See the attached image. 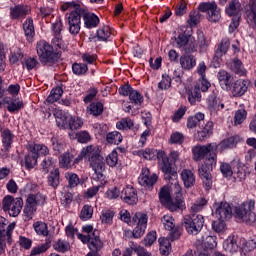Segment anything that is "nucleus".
Masks as SVG:
<instances>
[{
  "instance_id": "nucleus-4",
  "label": "nucleus",
  "mask_w": 256,
  "mask_h": 256,
  "mask_svg": "<svg viewBox=\"0 0 256 256\" xmlns=\"http://www.w3.org/2000/svg\"><path fill=\"white\" fill-rule=\"evenodd\" d=\"M36 51L42 65H53L61 59V52H55L53 46L46 41H39L36 45Z\"/></svg>"
},
{
  "instance_id": "nucleus-7",
  "label": "nucleus",
  "mask_w": 256,
  "mask_h": 256,
  "mask_svg": "<svg viewBox=\"0 0 256 256\" xmlns=\"http://www.w3.org/2000/svg\"><path fill=\"white\" fill-rule=\"evenodd\" d=\"M241 9V2H239V0H232L226 6V15L232 17V21L229 25V33H233V31L239 27V21H241Z\"/></svg>"
},
{
  "instance_id": "nucleus-50",
  "label": "nucleus",
  "mask_w": 256,
  "mask_h": 256,
  "mask_svg": "<svg viewBox=\"0 0 256 256\" xmlns=\"http://www.w3.org/2000/svg\"><path fill=\"white\" fill-rule=\"evenodd\" d=\"M207 105L211 111H217L219 109V105H221V100L215 95V93L211 94L207 98Z\"/></svg>"
},
{
  "instance_id": "nucleus-23",
  "label": "nucleus",
  "mask_w": 256,
  "mask_h": 256,
  "mask_svg": "<svg viewBox=\"0 0 256 256\" xmlns=\"http://www.w3.org/2000/svg\"><path fill=\"white\" fill-rule=\"evenodd\" d=\"M213 135V122L208 121L205 125H200L197 133L195 134V139L197 141H205Z\"/></svg>"
},
{
  "instance_id": "nucleus-11",
  "label": "nucleus",
  "mask_w": 256,
  "mask_h": 256,
  "mask_svg": "<svg viewBox=\"0 0 256 256\" xmlns=\"http://www.w3.org/2000/svg\"><path fill=\"white\" fill-rule=\"evenodd\" d=\"M57 127L60 129H70V131H77L83 127V120L73 118L67 115H60L56 117Z\"/></svg>"
},
{
  "instance_id": "nucleus-14",
  "label": "nucleus",
  "mask_w": 256,
  "mask_h": 256,
  "mask_svg": "<svg viewBox=\"0 0 256 256\" xmlns=\"http://www.w3.org/2000/svg\"><path fill=\"white\" fill-rule=\"evenodd\" d=\"M79 11L80 8L71 10L68 16H66L69 25V33H71V35H79L81 31V12Z\"/></svg>"
},
{
  "instance_id": "nucleus-40",
  "label": "nucleus",
  "mask_w": 256,
  "mask_h": 256,
  "mask_svg": "<svg viewBox=\"0 0 256 256\" xmlns=\"http://www.w3.org/2000/svg\"><path fill=\"white\" fill-rule=\"evenodd\" d=\"M230 69L231 71H233V73L239 75L240 77H243V75H245V68L243 67V62H241L239 58H235L234 60H232Z\"/></svg>"
},
{
  "instance_id": "nucleus-21",
  "label": "nucleus",
  "mask_w": 256,
  "mask_h": 256,
  "mask_svg": "<svg viewBox=\"0 0 256 256\" xmlns=\"http://www.w3.org/2000/svg\"><path fill=\"white\" fill-rule=\"evenodd\" d=\"M81 17L84 19V25L87 29H93L99 25V17L85 8L78 10Z\"/></svg>"
},
{
  "instance_id": "nucleus-36",
  "label": "nucleus",
  "mask_w": 256,
  "mask_h": 256,
  "mask_svg": "<svg viewBox=\"0 0 256 256\" xmlns=\"http://www.w3.org/2000/svg\"><path fill=\"white\" fill-rule=\"evenodd\" d=\"M59 169L56 168L53 171L50 172V174L47 177V183L49 185V187H52L53 189H57V187H59Z\"/></svg>"
},
{
  "instance_id": "nucleus-42",
  "label": "nucleus",
  "mask_w": 256,
  "mask_h": 256,
  "mask_svg": "<svg viewBox=\"0 0 256 256\" xmlns=\"http://www.w3.org/2000/svg\"><path fill=\"white\" fill-rule=\"evenodd\" d=\"M196 34L197 43L201 51H207V47H209V43H211V41L207 37H205V34L201 30H197Z\"/></svg>"
},
{
  "instance_id": "nucleus-46",
  "label": "nucleus",
  "mask_w": 256,
  "mask_h": 256,
  "mask_svg": "<svg viewBox=\"0 0 256 256\" xmlns=\"http://www.w3.org/2000/svg\"><path fill=\"white\" fill-rule=\"evenodd\" d=\"M37 159V154L30 151V153L24 157V165L26 169H33L35 165H37Z\"/></svg>"
},
{
  "instance_id": "nucleus-55",
  "label": "nucleus",
  "mask_w": 256,
  "mask_h": 256,
  "mask_svg": "<svg viewBox=\"0 0 256 256\" xmlns=\"http://www.w3.org/2000/svg\"><path fill=\"white\" fill-rule=\"evenodd\" d=\"M91 217H93V207L89 204H86L83 206L80 212V219L82 221H88V219H91Z\"/></svg>"
},
{
  "instance_id": "nucleus-28",
  "label": "nucleus",
  "mask_w": 256,
  "mask_h": 256,
  "mask_svg": "<svg viewBox=\"0 0 256 256\" xmlns=\"http://www.w3.org/2000/svg\"><path fill=\"white\" fill-rule=\"evenodd\" d=\"M180 65L185 71H191L197 65V59L191 53H186L179 58Z\"/></svg>"
},
{
  "instance_id": "nucleus-52",
  "label": "nucleus",
  "mask_w": 256,
  "mask_h": 256,
  "mask_svg": "<svg viewBox=\"0 0 256 256\" xmlns=\"http://www.w3.org/2000/svg\"><path fill=\"white\" fill-rule=\"evenodd\" d=\"M239 142V136H232L227 139H224L220 145L222 149H233L235 145Z\"/></svg>"
},
{
  "instance_id": "nucleus-2",
  "label": "nucleus",
  "mask_w": 256,
  "mask_h": 256,
  "mask_svg": "<svg viewBox=\"0 0 256 256\" xmlns=\"http://www.w3.org/2000/svg\"><path fill=\"white\" fill-rule=\"evenodd\" d=\"M88 159L90 162V167L94 171V179L98 181H104L105 175H103V171H105V158L101 156V150L97 146H87L83 148L79 157L74 160V163H79L81 159Z\"/></svg>"
},
{
  "instance_id": "nucleus-37",
  "label": "nucleus",
  "mask_w": 256,
  "mask_h": 256,
  "mask_svg": "<svg viewBox=\"0 0 256 256\" xmlns=\"http://www.w3.org/2000/svg\"><path fill=\"white\" fill-rule=\"evenodd\" d=\"M111 35V27L109 26H102L96 32L98 41H109V39H111Z\"/></svg>"
},
{
  "instance_id": "nucleus-41",
  "label": "nucleus",
  "mask_w": 256,
  "mask_h": 256,
  "mask_svg": "<svg viewBox=\"0 0 256 256\" xmlns=\"http://www.w3.org/2000/svg\"><path fill=\"white\" fill-rule=\"evenodd\" d=\"M53 31H54V39H53V43L57 42V47H59V49H61V44L59 43V41H61V31H63V22H61V20L56 21L53 24Z\"/></svg>"
},
{
  "instance_id": "nucleus-47",
  "label": "nucleus",
  "mask_w": 256,
  "mask_h": 256,
  "mask_svg": "<svg viewBox=\"0 0 256 256\" xmlns=\"http://www.w3.org/2000/svg\"><path fill=\"white\" fill-rule=\"evenodd\" d=\"M138 155H142L144 159H147L148 161H153V159H159V151L146 148L145 151H139Z\"/></svg>"
},
{
  "instance_id": "nucleus-38",
  "label": "nucleus",
  "mask_w": 256,
  "mask_h": 256,
  "mask_svg": "<svg viewBox=\"0 0 256 256\" xmlns=\"http://www.w3.org/2000/svg\"><path fill=\"white\" fill-rule=\"evenodd\" d=\"M29 150L34 155H37L39 159V155H49V148L43 144H30Z\"/></svg>"
},
{
  "instance_id": "nucleus-59",
  "label": "nucleus",
  "mask_w": 256,
  "mask_h": 256,
  "mask_svg": "<svg viewBox=\"0 0 256 256\" xmlns=\"http://www.w3.org/2000/svg\"><path fill=\"white\" fill-rule=\"evenodd\" d=\"M49 247H51V240H48L44 244L34 247L31 250V256L41 255V253H45V251H47V249H49Z\"/></svg>"
},
{
  "instance_id": "nucleus-31",
  "label": "nucleus",
  "mask_w": 256,
  "mask_h": 256,
  "mask_svg": "<svg viewBox=\"0 0 256 256\" xmlns=\"http://www.w3.org/2000/svg\"><path fill=\"white\" fill-rule=\"evenodd\" d=\"M187 95L190 105L201 103V88L199 86L196 85L194 88L189 89Z\"/></svg>"
},
{
  "instance_id": "nucleus-25",
  "label": "nucleus",
  "mask_w": 256,
  "mask_h": 256,
  "mask_svg": "<svg viewBox=\"0 0 256 256\" xmlns=\"http://www.w3.org/2000/svg\"><path fill=\"white\" fill-rule=\"evenodd\" d=\"M31 9L29 6L16 5L10 8V17L13 20L25 19L29 15Z\"/></svg>"
},
{
  "instance_id": "nucleus-13",
  "label": "nucleus",
  "mask_w": 256,
  "mask_h": 256,
  "mask_svg": "<svg viewBox=\"0 0 256 256\" xmlns=\"http://www.w3.org/2000/svg\"><path fill=\"white\" fill-rule=\"evenodd\" d=\"M78 239H80L82 243H88V247L91 251H101V249H103V241L99 238V230H94L92 234L88 235L79 234Z\"/></svg>"
},
{
  "instance_id": "nucleus-29",
  "label": "nucleus",
  "mask_w": 256,
  "mask_h": 256,
  "mask_svg": "<svg viewBox=\"0 0 256 256\" xmlns=\"http://www.w3.org/2000/svg\"><path fill=\"white\" fill-rule=\"evenodd\" d=\"M4 103L7 105L9 113H19L23 109V101L18 98H5Z\"/></svg>"
},
{
  "instance_id": "nucleus-34",
  "label": "nucleus",
  "mask_w": 256,
  "mask_h": 256,
  "mask_svg": "<svg viewBox=\"0 0 256 256\" xmlns=\"http://www.w3.org/2000/svg\"><path fill=\"white\" fill-rule=\"evenodd\" d=\"M223 249L228 253H237L239 251V244H237V237L231 236L223 243Z\"/></svg>"
},
{
  "instance_id": "nucleus-9",
  "label": "nucleus",
  "mask_w": 256,
  "mask_h": 256,
  "mask_svg": "<svg viewBox=\"0 0 256 256\" xmlns=\"http://www.w3.org/2000/svg\"><path fill=\"white\" fill-rule=\"evenodd\" d=\"M13 229H15V222L7 225V220L0 216V255L5 253L7 241L9 244H11V235H13Z\"/></svg>"
},
{
  "instance_id": "nucleus-54",
  "label": "nucleus",
  "mask_w": 256,
  "mask_h": 256,
  "mask_svg": "<svg viewBox=\"0 0 256 256\" xmlns=\"http://www.w3.org/2000/svg\"><path fill=\"white\" fill-rule=\"evenodd\" d=\"M65 179L68 181V187L71 189L79 185V176L73 172H67L65 174Z\"/></svg>"
},
{
  "instance_id": "nucleus-17",
  "label": "nucleus",
  "mask_w": 256,
  "mask_h": 256,
  "mask_svg": "<svg viewBox=\"0 0 256 256\" xmlns=\"http://www.w3.org/2000/svg\"><path fill=\"white\" fill-rule=\"evenodd\" d=\"M158 165L165 175V179H171V173L173 171V164L169 161V157L163 151L158 153Z\"/></svg>"
},
{
  "instance_id": "nucleus-26",
  "label": "nucleus",
  "mask_w": 256,
  "mask_h": 256,
  "mask_svg": "<svg viewBox=\"0 0 256 256\" xmlns=\"http://www.w3.org/2000/svg\"><path fill=\"white\" fill-rule=\"evenodd\" d=\"M37 205H39V195H28L26 205L24 207V213L27 217H31V215L37 211Z\"/></svg>"
},
{
  "instance_id": "nucleus-61",
  "label": "nucleus",
  "mask_w": 256,
  "mask_h": 256,
  "mask_svg": "<svg viewBox=\"0 0 256 256\" xmlns=\"http://www.w3.org/2000/svg\"><path fill=\"white\" fill-rule=\"evenodd\" d=\"M130 102L134 103V105H141L143 103V95L141 92L132 88V91L129 94Z\"/></svg>"
},
{
  "instance_id": "nucleus-56",
  "label": "nucleus",
  "mask_w": 256,
  "mask_h": 256,
  "mask_svg": "<svg viewBox=\"0 0 256 256\" xmlns=\"http://www.w3.org/2000/svg\"><path fill=\"white\" fill-rule=\"evenodd\" d=\"M158 242L161 255H169V249H171V242H169V239L165 237L159 238Z\"/></svg>"
},
{
  "instance_id": "nucleus-62",
  "label": "nucleus",
  "mask_w": 256,
  "mask_h": 256,
  "mask_svg": "<svg viewBox=\"0 0 256 256\" xmlns=\"http://www.w3.org/2000/svg\"><path fill=\"white\" fill-rule=\"evenodd\" d=\"M72 71L74 75H85L87 71H89V68L87 67V64L74 63L72 65Z\"/></svg>"
},
{
  "instance_id": "nucleus-16",
  "label": "nucleus",
  "mask_w": 256,
  "mask_h": 256,
  "mask_svg": "<svg viewBox=\"0 0 256 256\" xmlns=\"http://www.w3.org/2000/svg\"><path fill=\"white\" fill-rule=\"evenodd\" d=\"M248 85L249 81L239 79L234 81L227 91L230 92L231 97H243L247 93V89H249Z\"/></svg>"
},
{
  "instance_id": "nucleus-35",
  "label": "nucleus",
  "mask_w": 256,
  "mask_h": 256,
  "mask_svg": "<svg viewBox=\"0 0 256 256\" xmlns=\"http://www.w3.org/2000/svg\"><path fill=\"white\" fill-rule=\"evenodd\" d=\"M23 30L25 37L28 41H31L35 37V26L33 25V18H27L23 23Z\"/></svg>"
},
{
  "instance_id": "nucleus-57",
  "label": "nucleus",
  "mask_w": 256,
  "mask_h": 256,
  "mask_svg": "<svg viewBox=\"0 0 256 256\" xmlns=\"http://www.w3.org/2000/svg\"><path fill=\"white\" fill-rule=\"evenodd\" d=\"M199 21H201V13H199V11H191L189 14V19L187 21L188 25L190 26V29L192 27H195Z\"/></svg>"
},
{
  "instance_id": "nucleus-58",
  "label": "nucleus",
  "mask_w": 256,
  "mask_h": 256,
  "mask_svg": "<svg viewBox=\"0 0 256 256\" xmlns=\"http://www.w3.org/2000/svg\"><path fill=\"white\" fill-rule=\"evenodd\" d=\"M165 229L167 231H173L175 229V219L171 215H164L161 219Z\"/></svg>"
},
{
  "instance_id": "nucleus-3",
  "label": "nucleus",
  "mask_w": 256,
  "mask_h": 256,
  "mask_svg": "<svg viewBox=\"0 0 256 256\" xmlns=\"http://www.w3.org/2000/svg\"><path fill=\"white\" fill-rule=\"evenodd\" d=\"M172 45L184 53H197V44L193 37V29L183 26L178 34L172 38Z\"/></svg>"
},
{
  "instance_id": "nucleus-45",
  "label": "nucleus",
  "mask_w": 256,
  "mask_h": 256,
  "mask_svg": "<svg viewBox=\"0 0 256 256\" xmlns=\"http://www.w3.org/2000/svg\"><path fill=\"white\" fill-rule=\"evenodd\" d=\"M117 129L120 131H125L126 129H135V123L130 118H123L119 122L116 123Z\"/></svg>"
},
{
  "instance_id": "nucleus-63",
  "label": "nucleus",
  "mask_w": 256,
  "mask_h": 256,
  "mask_svg": "<svg viewBox=\"0 0 256 256\" xmlns=\"http://www.w3.org/2000/svg\"><path fill=\"white\" fill-rule=\"evenodd\" d=\"M245 119H247V110H237L234 115V125H241Z\"/></svg>"
},
{
  "instance_id": "nucleus-43",
  "label": "nucleus",
  "mask_w": 256,
  "mask_h": 256,
  "mask_svg": "<svg viewBox=\"0 0 256 256\" xmlns=\"http://www.w3.org/2000/svg\"><path fill=\"white\" fill-rule=\"evenodd\" d=\"M63 95V88L61 87H56L53 88L50 95L47 97L46 101L47 103H57V101H59V99H61Z\"/></svg>"
},
{
  "instance_id": "nucleus-27",
  "label": "nucleus",
  "mask_w": 256,
  "mask_h": 256,
  "mask_svg": "<svg viewBox=\"0 0 256 256\" xmlns=\"http://www.w3.org/2000/svg\"><path fill=\"white\" fill-rule=\"evenodd\" d=\"M13 139H15V135L11 133V130L6 128L1 131L2 151L7 152L11 149Z\"/></svg>"
},
{
  "instance_id": "nucleus-51",
  "label": "nucleus",
  "mask_w": 256,
  "mask_h": 256,
  "mask_svg": "<svg viewBox=\"0 0 256 256\" xmlns=\"http://www.w3.org/2000/svg\"><path fill=\"white\" fill-rule=\"evenodd\" d=\"M69 247V242L61 239L57 240L53 244V248L55 251H58V253H67V251H69Z\"/></svg>"
},
{
  "instance_id": "nucleus-44",
  "label": "nucleus",
  "mask_w": 256,
  "mask_h": 256,
  "mask_svg": "<svg viewBox=\"0 0 256 256\" xmlns=\"http://www.w3.org/2000/svg\"><path fill=\"white\" fill-rule=\"evenodd\" d=\"M88 113L90 115H93L94 117H99L101 113H103V103L101 102H93L90 104V106L87 107Z\"/></svg>"
},
{
  "instance_id": "nucleus-18",
  "label": "nucleus",
  "mask_w": 256,
  "mask_h": 256,
  "mask_svg": "<svg viewBox=\"0 0 256 256\" xmlns=\"http://www.w3.org/2000/svg\"><path fill=\"white\" fill-rule=\"evenodd\" d=\"M215 215L217 219H231L233 217V209L231 205L227 202H221L219 204H215Z\"/></svg>"
},
{
  "instance_id": "nucleus-60",
  "label": "nucleus",
  "mask_w": 256,
  "mask_h": 256,
  "mask_svg": "<svg viewBox=\"0 0 256 256\" xmlns=\"http://www.w3.org/2000/svg\"><path fill=\"white\" fill-rule=\"evenodd\" d=\"M171 198L172 197H171V192H169V188L163 187V188L160 189L159 199H160V203L164 207H165V204H167Z\"/></svg>"
},
{
  "instance_id": "nucleus-32",
  "label": "nucleus",
  "mask_w": 256,
  "mask_h": 256,
  "mask_svg": "<svg viewBox=\"0 0 256 256\" xmlns=\"http://www.w3.org/2000/svg\"><path fill=\"white\" fill-rule=\"evenodd\" d=\"M205 122V114L197 113L195 116H190L187 120L188 129H194V127H200Z\"/></svg>"
},
{
  "instance_id": "nucleus-33",
  "label": "nucleus",
  "mask_w": 256,
  "mask_h": 256,
  "mask_svg": "<svg viewBox=\"0 0 256 256\" xmlns=\"http://www.w3.org/2000/svg\"><path fill=\"white\" fill-rule=\"evenodd\" d=\"M231 45V42L229 41V38L222 39L221 43L218 45V48L215 51L214 59H221L223 55L229 51V47Z\"/></svg>"
},
{
  "instance_id": "nucleus-5",
  "label": "nucleus",
  "mask_w": 256,
  "mask_h": 256,
  "mask_svg": "<svg viewBox=\"0 0 256 256\" xmlns=\"http://www.w3.org/2000/svg\"><path fill=\"white\" fill-rule=\"evenodd\" d=\"M253 211H255V200H248L234 208V216L244 223H255L256 214Z\"/></svg>"
},
{
  "instance_id": "nucleus-20",
  "label": "nucleus",
  "mask_w": 256,
  "mask_h": 256,
  "mask_svg": "<svg viewBox=\"0 0 256 256\" xmlns=\"http://www.w3.org/2000/svg\"><path fill=\"white\" fill-rule=\"evenodd\" d=\"M120 199L127 203V205H137L139 198L137 197V190L133 186H127L121 191Z\"/></svg>"
},
{
  "instance_id": "nucleus-10",
  "label": "nucleus",
  "mask_w": 256,
  "mask_h": 256,
  "mask_svg": "<svg viewBox=\"0 0 256 256\" xmlns=\"http://www.w3.org/2000/svg\"><path fill=\"white\" fill-rule=\"evenodd\" d=\"M149 221V216L143 212H136L132 217V223L136 225L134 228V239H141L145 235L147 229V222Z\"/></svg>"
},
{
  "instance_id": "nucleus-49",
  "label": "nucleus",
  "mask_w": 256,
  "mask_h": 256,
  "mask_svg": "<svg viewBox=\"0 0 256 256\" xmlns=\"http://www.w3.org/2000/svg\"><path fill=\"white\" fill-rule=\"evenodd\" d=\"M250 10L246 11V19L250 23H256V0H250Z\"/></svg>"
},
{
  "instance_id": "nucleus-53",
  "label": "nucleus",
  "mask_w": 256,
  "mask_h": 256,
  "mask_svg": "<svg viewBox=\"0 0 256 256\" xmlns=\"http://www.w3.org/2000/svg\"><path fill=\"white\" fill-rule=\"evenodd\" d=\"M33 227L37 235H43V237H47L49 235V230L44 222H35Z\"/></svg>"
},
{
  "instance_id": "nucleus-8",
  "label": "nucleus",
  "mask_w": 256,
  "mask_h": 256,
  "mask_svg": "<svg viewBox=\"0 0 256 256\" xmlns=\"http://www.w3.org/2000/svg\"><path fill=\"white\" fill-rule=\"evenodd\" d=\"M2 209L8 213L10 217H19L21 209H23V198H14L11 195L4 197L2 201Z\"/></svg>"
},
{
  "instance_id": "nucleus-39",
  "label": "nucleus",
  "mask_w": 256,
  "mask_h": 256,
  "mask_svg": "<svg viewBox=\"0 0 256 256\" xmlns=\"http://www.w3.org/2000/svg\"><path fill=\"white\" fill-rule=\"evenodd\" d=\"M73 163V154L64 153L59 158V165L61 169H71Z\"/></svg>"
},
{
  "instance_id": "nucleus-48",
  "label": "nucleus",
  "mask_w": 256,
  "mask_h": 256,
  "mask_svg": "<svg viewBox=\"0 0 256 256\" xmlns=\"http://www.w3.org/2000/svg\"><path fill=\"white\" fill-rule=\"evenodd\" d=\"M106 140L111 145H119L123 141V136L119 132L113 131L107 134Z\"/></svg>"
},
{
  "instance_id": "nucleus-24",
  "label": "nucleus",
  "mask_w": 256,
  "mask_h": 256,
  "mask_svg": "<svg viewBox=\"0 0 256 256\" xmlns=\"http://www.w3.org/2000/svg\"><path fill=\"white\" fill-rule=\"evenodd\" d=\"M218 81L220 87L224 89V91H228V89H231L232 83L235 82L233 75H231L226 70H220L217 74Z\"/></svg>"
},
{
  "instance_id": "nucleus-6",
  "label": "nucleus",
  "mask_w": 256,
  "mask_h": 256,
  "mask_svg": "<svg viewBox=\"0 0 256 256\" xmlns=\"http://www.w3.org/2000/svg\"><path fill=\"white\" fill-rule=\"evenodd\" d=\"M182 225L189 235H199L203 225H205V218L197 213L186 215L183 218Z\"/></svg>"
},
{
  "instance_id": "nucleus-30",
  "label": "nucleus",
  "mask_w": 256,
  "mask_h": 256,
  "mask_svg": "<svg viewBox=\"0 0 256 256\" xmlns=\"http://www.w3.org/2000/svg\"><path fill=\"white\" fill-rule=\"evenodd\" d=\"M181 178L186 189H191L195 185V174L189 169H184L181 172Z\"/></svg>"
},
{
  "instance_id": "nucleus-22",
  "label": "nucleus",
  "mask_w": 256,
  "mask_h": 256,
  "mask_svg": "<svg viewBox=\"0 0 256 256\" xmlns=\"http://www.w3.org/2000/svg\"><path fill=\"white\" fill-rule=\"evenodd\" d=\"M197 249L202 247L203 251H213L217 247V238L215 236H202L196 240Z\"/></svg>"
},
{
  "instance_id": "nucleus-19",
  "label": "nucleus",
  "mask_w": 256,
  "mask_h": 256,
  "mask_svg": "<svg viewBox=\"0 0 256 256\" xmlns=\"http://www.w3.org/2000/svg\"><path fill=\"white\" fill-rule=\"evenodd\" d=\"M157 174H152L149 171V168H142V172L140 177L138 178V183L142 185V187H148L151 189L155 183H157Z\"/></svg>"
},
{
  "instance_id": "nucleus-64",
  "label": "nucleus",
  "mask_w": 256,
  "mask_h": 256,
  "mask_svg": "<svg viewBox=\"0 0 256 256\" xmlns=\"http://www.w3.org/2000/svg\"><path fill=\"white\" fill-rule=\"evenodd\" d=\"M232 175L235 179V181H245V178L247 177V173L245 172V169L243 167H237L233 169Z\"/></svg>"
},
{
  "instance_id": "nucleus-1",
  "label": "nucleus",
  "mask_w": 256,
  "mask_h": 256,
  "mask_svg": "<svg viewBox=\"0 0 256 256\" xmlns=\"http://www.w3.org/2000/svg\"><path fill=\"white\" fill-rule=\"evenodd\" d=\"M217 149H219L217 143L196 145L192 148L193 160L196 162L205 159V157L209 155L204 164L198 168L199 177L202 179L206 191H209V189L213 187L211 171H213V167L217 165Z\"/></svg>"
},
{
  "instance_id": "nucleus-12",
  "label": "nucleus",
  "mask_w": 256,
  "mask_h": 256,
  "mask_svg": "<svg viewBox=\"0 0 256 256\" xmlns=\"http://www.w3.org/2000/svg\"><path fill=\"white\" fill-rule=\"evenodd\" d=\"M199 11L207 13L208 21L217 23L221 19V10L215 2H202L198 6Z\"/></svg>"
},
{
  "instance_id": "nucleus-15",
  "label": "nucleus",
  "mask_w": 256,
  "mask_h": 256,
  "mask_svg": "<svg viewBox=\"0 0 256 256\" xmlns=\"http://www.w3.org/2000/svg\"><path fill=\"white\" fill-rule=\"evenodd\" d=\"M164 207L172 213H175V211H183V209H185V201L183 200L181 188H176L174 197L170 198Z\"/></svg>"
}]
</instances>
